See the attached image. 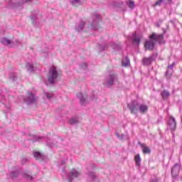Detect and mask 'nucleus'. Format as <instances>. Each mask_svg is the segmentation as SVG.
Instances as JSON below:
<instances>
[{"label":"nucleus","mask_w":182,"mask_h":182,"mask_svg":"<svg viewBox=\"0 0 182 182\" xmlns=\"http://www.w3.org/2000/svg\"><path fill=\"white\" fill-rule=\"evenodd\" d=\"M164 38V36L163 34H159L156 35V33H152L151 35L149 36V41H146L144 43V48L146 50H153L154 49V45H156V42L153 41H157L160 44L164 43V41L163 39Z\"/></svg>","instance_id":"nucleus-1"},{"label":"nucleus","mask_w":182,"mask_h":182,"mask_svg":"<svg viewBox=\"0 0 182 182\" xmlns=\"http://www.w3.org/2000/svg\"><path fill=\"white\" fill-rule=\"evenodd\" d=\"M59 76H60V71L58 70L56 67H51L48 75V80L49 83L51 85L56 83V82H58V79H59Z\"/></svg>","instance_id":"nucleus-2"},{"label":"nucleus","mask_w":182,"mask_h":182,"mask_svg":"<svg viewBox=\"0 0 182 182\" xmlns=\"http://www.w3.org/2000/svg\"><path fill=\"white\" fill-rule=\"evenodd\" d=\"M33 138L36 139L33 140V141H41V139H42V140H44V141H46L48 147L50 148L59 146V145H58V141H61L58 136H55L53 141H52V139H49V138L41 137L37 136H33Z\"/></svg>","instance_id":"nucleus-3"},{"label":"nucleus","mask_w":182,"mask_h":182,"mask_svg":"<svg viewBox=\"0 0 182 182\" xmlns=\"http://www.w3.org/2000/svg\"><path fill=\"white\" fill-rule=\"evenodd\" d=\"M102 21V18L99 14H94L92 16V23H91L90 28L93 31H97L99 29V23Z\"/></svg>","instance_id":"nucleus-4"},{"label":"nucleus","mask_w":182,"mask_h":182,"mask_svg":"<svg viewBox=\"0 0 182 182\" xmlns=\"http://www.w3.org/2000/svg\"><path fill=\"white\" fill-rule=\"evenodd\" d=\"M79 177H80V171L73 168L68 175V181L72 182L75 178H79Z\"/></svg>","instance_id":"nucleus-5"},{"label":"nucleus","mask_w":182,"mask_h":182,"mask_svg":"<svg viewBox=\"0 0 182 182\" xmlns=\"http://www.w3.org/2000/svg\"><path fill=\"white\" fill-rule=\"evenodd\" d=\"M77 99H79L81 106H86L88 102H90V100H92L90 98H89V97H87V95H83V94L80 92L77 95Z\"/></svg>","instance_id":"nucleus-6"},{"label":"nucleus","mask_w":182,"mask_h":182,"mask_svg":"<svg viewBox=\"0 0 182 182\" xmlns=\"http://www.w3.org/2000/svg\"><path fill=\"white\" fill-rule=\"evenodd\" d=\"M117 75L115 74H110L108 77H106L105 81L104 82V85L105 86H112L113 83H114V80H116Z\"/></svg>","instance_id":"nucleus-7"},{"label":"nucleus","mask_w":182,"mask_h":182,"mask_svg":"<svg viewBox=\"0 0 182 182\" xmlns=\"http://www.w3.org/2000/svg\"><path fill=\"white\" fill-rule=\"evenodd\" d=\"M37 97L33 95L31 92H28V96L24 99V102L27 105H32V103H35L37 100Z\"/></svg>","instance_id":"nucleus-8"},{"label":"nucleus","mask_w":182,"mask_h":182,"mask_svg":"<svg viewBox=\"0 0 182 182\" xmlns=\"http://www.w3.org/2000/svg\"><path fill=\"white\" fill-rule=\"evenodd\" d=\"M128 107L132 114H136L137 113V101H132L128 104Z\"/></svg>","instance_id":"nucleus-9"},{"label":"nucleus","mask_w":182,"mask_h":182,"mask_svg":"<svg viewBox=\"0 0 182 182\" xmlns=\"http://www.w3.org/2000/svg\"><path fill=\"white\" fill-rule=\"evenodd\" d=\"M33 156L36 160H40V161H45L46 160V156L42 154L41 152L34 151Z\"/></svg>","instance_id":"nucleus-10"},{"label":"nucleus","mask_w":182,"mask_h":182,"mask_svg":"<svg viewBox=\"0 0 182 182\" xmlns=\"http://www.w3.org/2000/svg\"><path fill=\"white\" fill-rule=\"evenodd\" d=\"M87 181L90 182H99L97 176H96L95 172H90L88 173Z\"/></svg>","instance_id":"nucleus-11"},{"label":"nucleus","mask_w":182,"mask_h":182,"mask_svg":"<svg viewBox=\"0 0 182 182\" xmlns=\"http://www.w3.org/2000/svg\"><path fill=\"white\" fill-rule=\"evenodd\" d=\"M141 150H142V153H144V154H150L151 153V150L150 148H149V146H146V144H141L140 142H139V144Z\"/></svg>","instance_id":"nucleus-12"},{"label":"nucleus","mask_w":182,"mask_h":182,"mask_svg":"<svg viewBox=\"0 0 182 182\" xmlns=\"http://www.w3.org/2000/svg\"><path fill=\"white\" fill-rule=\"evenodd\" d=\"M38 11L35 10L31 13V19L32 21L33 25L35 26H36V20L38 19Z\"/></svg>","instance_id":"nucleus-13"},{"label":"nucleus","mask_w":182,"mask_h":182,"mask_svg":"<svg viewBox=\"0 0 182 182\" xmlns=\"http://www.w3.org/2000/svg\"><path fill=\"white\" fill-rule=\"evenodd\" d=\"M153 60H154V57L152 55L149 58H143L142 63L143 65H145V66H149V65H151V62H153Z\"/></svg>","instance_id":"nucleus-14"},{"label":"nucleus","mask_w":182,"mask_h":182,"mask_svg":"<svg viewBox=\"0 0 182 182\" xmlns=\"http://www.w3.org/2000/svg\"><path fill=\"white\" fill-rule=\"evenodd\" d=\"M138 110L139 113H141V114H144V113H147V110H149V107H147V105H139Z\"/></svg>","instance_id":"nucleus-15"},{"label":"nucleus","mask_w":182,"mask_h":182,"mask_svg":"<svg viewBox=\"0 0 182 182\" xmlns=\"http://www.w3.org/2000/svg\"><path fill=\"white\" fill-rule=\"evenodd\" d=\"M128 40L129 42H132L133 45H135V43H137V34L136 33H133L132 36L128 37Z\"/></svg>","instance_id":"nucleus-16"},{"label":"nucleus","mask_w":182,"mask_h":182,"mask_svg":"<svg viewBox=\"0 0 182 182\" xmlns=\"http://www.w3.org/2000/svg\"><path fill=\"white\" fill-rule=\"evenodd\" d=\"M176 126H177V124L176 123V119H174V117H171L169 119V127L172 130H174Z\"/></svg>","instance_id":"nucleus-17"},{"label":"nucleus","mask_w":182,"mask_h":182,"mask_svg":"<svg viewBox=\"0 0 182 182\" xmlns=\"http://www.w3.org/2000/svg\"><path fill=\"white\" fill-rule=\"evenodd\" d=\"M180 171V166L176 164L172 168L171 173L174 176H177Z\"/></svg>","instance_id":"nucleus-18"},{"label":"nucleus","mask_w":182,"mask_h":182,"mask_svg":"<svg viewBox=\"0 0 182 182\" xmlns=\"http://www.w3.org/2000/svg\"><path fill=\"white\" fill-rule=\"evenodd\" d=\"M122 65L124 66V68H127L129 65H130V60L127 57H123L122 60Z\"/></svg>","instance_id":"nucleus-19"},{"label":"nucleus","mask_w":182,"mask_h":182,"mask_svg":"<svg viewBox=\"0 0 182 182\" xmlns=\"http://www.w3.org/2000/svg\"><path fill=\"white\" fill-rule=\"evenodd\" d=\"M26 68L28 70V72H33V70H35L33 64L32 63H26Z\"/></svg>","instance_id":"nucleus-20"},{"label":"nucleus","mask_w":182,"mask_h":182,"mask_svg":"<svg viewBox=\"0 0 182 182\" xmlns=\"http://www.w3.org/2000/svg\"><path fill=\"white\" fill-rule=\"evenodd\" d=\"M83 28H85V22L81 21L76 27L75 29L77 32H80V31H83Z\"/></svg>","instance_id":"nucleus-21"},{"label":"nucleus","mask_w":182,"mask_h":182,"mask_svg":"<svg viewBox=\"0 0 182 182\" xmlns=\"http://www.w3.org/2000/svg\"><path fill=\"white\" fill-rule=\"evenodd\" d=\"M0 42H1V43H2V45H11V40H9L6 38H1L0 39Z\"/></svg>","instance_id":"nucleus-22"},{"label":"nucleus","mask_w":182,"mask_h":182,"mask_svg":"<svg viewBox=\"0 0 182 182\" xmlns=\"http://www.w3.org/2000/svg\"><path fill=\"white\" fill-rule=\"evenodd\" d=\"M111 48L114 50H120L122 49V46L120 44H116L114 43H111Z\"/></svg>","instance_id":"nucleus-23"},{"label":"nucleus","mask_w":182,"mask_h":182,"mask_svg":"<svg viewBox=\"0 0 182 182\" xmlns=\"http://www.w3.org/2000/svg\"><path fill=\"white\" fill-rule=\"evenodd\" d=\"M116 136L117 137H118V139L119 140H127V139H129V136L127 135H124V134H119V133H116Z\"/></svg>","instance_id":"nucleus-24"},{"label":"nucleus","mask_w":182,"mask_h":182,"mask_svg":"<svg viewBox=\"0 0 182 182\" xmlns=\"http://www.w3.org/2000/svg\"><path fill=\"white\" fill-rule=\"evenodd\" d=\"M77 123H79V117L72 118L69 121L70 124H77Z\"/></svg>","instance_id":"nucleus-25"},{"label":"nucleus","mask_w":182,"mask_h":182,"mask_svg":"<svg viewBox=\"0 0 182 182\" xmlns=\"http://www.w3.org/2000/svg\"><path fill=\"white\" fill-rule=\"evenodd\" d=\"M170 96V92L167 90H164L161 93L162 99H167Z\"/></svg>","instance_id":"nucleus-26"},{"label":"nucleus","mask_w":182,"mask_h":182,"mask_svg":"<svg viewBox=\"0 0 182 182\" xmlns=\"http://www.w3.org/2000/svg\"><path fill=\"white\" fill-rule=\"evenodd\" d=\"M127 6L130 8V9H133L136 6V4L133 1H129L127 2Z\"/></svg>","instance_id":"nucleus-27"},{"label":"nucleus","mask_w":182,"mask_h":182,"mask_svg":"<svg viewBox=\"0 0 182 182\" xmlns=\"http://www.w3.org/2000/svg\"><path fill=\"white\" fill-rule=\"evenodd\" d=\"M18 176H19V173L18 172V171H12L10 174V177L11 178L14 179V178H16V177H18Z\"/></svg>","instance_id":"nucleus-28"},{"label":"nucleus","mask_w":182,"mask_h":182,"mask_svg":"<svg viewBox=\"0 0 182 182\" xmlns=\"http://www.w3.org/2000/svg\"><path fill=\"white\" fill-rule=\"evenodd\" d=\"M24 178H26V180H28L29 181H32L33 180V177L32 176L28 174V173H23Z\"/></svg>","instance_id":"nucleus-29"},{"label":"nucleus","mask_w":182,"mask_h":182,"mask_svg":"<svg viewBox=\"0 0 182 182\" xmlns=\"http://www.w3.org/2000/svg\"><path fill=\"white\" fill-rule=\"evenodd\" d=\"M70 4L72 5H74V6H76V5L80 4V0H70Z\"/></svg>","instance_id":"nucleus-30"},{"label":"nucleus","mask_w":182,"mask_h":182,"mask_svg":"<svg viewBox=\"0 0 182 182\" xmlns=\"http://www.w3.org/2000/svg\"><path fill=\"white\" fill-rule=\"evenodd\" d=\"M10 79L11 80H13L14 82H15V80H16L17 77H16V74L12 73L10 74Z\"/></svg>","instance_id":"nucleus-31"},{"label":"nucleus","mask_w":182,"mask_h":182,"mask_svg":"<svg viewBox=\"0 0 182 182\" xmlns=\"http://www.w3.org/2000/svg\"><path fill=\"white\" fill-rule=\"evenodd\" d=\"M45 95H46L47 99H52V97H53V94H52L50 92H45Z\"/></svg>","instance_id":"nucleus-32"},{"label":"nucleus","mask_w":182,"mask_h":182,"mask_svg":"<svg viewBox=\"0 0 182 182\" xmlns=\"http://www.w3.org/2000/svg\"><path fill=\"white\" fill-rule=\"evenodd\" d=\"M163 1H164V0L156 1V2L155 3V6H160V5H161V4L163 3Z\"/></svg>","instance_id":"nucleus-33"},{"label":"nucleus","mask_w":182,"mask_h":182,"mask_svg":"<svg viewBox=\"0 0 182 182\" xmlns=\"http://www.w3.org/2000/svg\"><path fill=\"white\" fill-rule=\"evenodd\" d=\"M80 68H82V69H86V68H87V64H86V63H82L80 65Z\"/></svg>","instance_id":"nucleus-34"},{"label":"nucleus","mask_w":182,"mask_h":182,"mask_svg":"<svg viewBox=\"0 0 182 182\" xmlns=\"http://www.w3.org/2000/svg\"><path fill=\"white\" fill-rule=\"evenodd\" d=\"M31 1H32V0H23V2L21 4V5H23V4H25V2H31Z\"/></svg>","instance_id":"nucleus-35"},{"label":"nucleus","mask_w":182,"mask_h":182,"mask_svg":"<svg viewBox=\"0 0 182 182\" xmlns=\"http://www.w3.org/2000/svg\"><path fill=\"white\" fill-rule=\"evenodd\" d=\"M102 50H106L107 49V46H105L104 47H100Z\"/></svg>","instance_id":"nucleus-36"},{"label":"nucleus","mask_w":182,"mask_h":182,"mask_svg":"<svg viewBox=\"0 0 182 182\" xmlns=\"http://www.w3.org/2000/svg\"><path fill=\"white\" fill-rule=\"evenodd\" d=\"M66 161H68V159H65L64 161H62L61 164H65V163H66Z\"/></svg>","instance_id":"nucleus-37"},{"label":"nucleus","mask_w":182,"mask_h":182,"mask_svg":"<svg viewBox=\"0 0 182 182\" xmlns=\"http://www.w3.org/2000/svg\"><path fill=\"white\" fill-rule=\"evenodd\" d=\"M151 182H159V179L157 178L152 179Z\"/></svg>","instance_id":"nucleus-38"},{"label":"nucleus","mask_w":182,"mask_h":182,"mask_svg":"<svg viewBox=\"0 0 182 182\" xmlns=\"http://www.w3.org/2000/svg\"><path fill=\"white\" fill-rule=\"evenodd\" d=\"M135 164H137V155H135Z\"/></svg>","instance_id":"nucleus-39"},{"label":"nucleus","mask_w":182,"mask_h":182,"mask_svg":"<svg viewBox=\"0 0 182 182\" xmlns=\"http://www.w3.org/2000/svg\"><path fill=\"white\" fill-rule=\"evenodd\" d=\"M6 107L7 108V110H9L11 109V105L6 106Z\"/></svg>","instance_id":"nucleus-40"},{"label":"nucleus","mask_w":182,"mask_h":182,"mask_svg":"<svg viewBox=\"0 0 182 182\" xmlns=\"http://www.w3.org/2000/svg\"><path fill=\"white\" fill-rule=\"evenodd\" d=\"M139 161H140V156L138 155L137 156V163H139Z\"/></svg>","instance_id":"nucleus-41"},{"label":"nucleus","mask_w":182,"mask_h":182,"mask_svg":"<svg viewBox=\"0 0 182 182\" xmlns=\"http://www.w3.org/2000/svg\"><path fill=\"white\" fill-rule=\"evenodd\" d=\"M168 2H169V4H171L172 0H168Z\"/></svg>","instance_id":"nucleus-42"},{"label":"nucleus","mask_w":182,"mask_h":182,"mask_svg":"<svg viewBox=\"0 0 182 182\" xmlns=\"http://www.w3.org/2000/svg\"><path fill=\"white\" fill-rule=\"evenodd\" d=\"M139 42H140V41L138 39V40H137V43H139Z\"/></svg>","instance_id":"nucleus-43"},{"label":"nucleus","mask_w":182,"mask_h":182,"mask_svg":"<svg viewBox=\"0 0 182 182\" xmlns=\"http://www.w3.org/2000/svg\"><path fill=\"white\" fill-rule=\"evenodd\" d=\"M168 68H171V66H168Z\"/></svg>","instance_id":"nucleus-44"}]
</instances>
